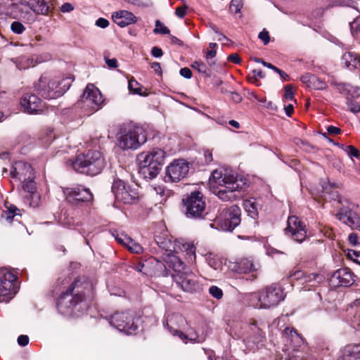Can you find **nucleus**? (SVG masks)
Listing matches in <instances>:
<instances>
[{
  "label": "nucleus",
  "instance_id": "49530a36",
  "mask_svg": "<svg viewBox=\"0 0 360 360\" xmlns=\"http://www.w3.org/2000/svg\"><path fill=\"white\" fill-rule=\"evenodd\" d=\"M153 32L155 34H169V30L158 20L155 21V27L153 30Z\"/></svg>",
  "mask_w": 360,
  "mask_h": 360
},
{
  "label": "nucleus",
  "instance_id": "473e14b6",
  "mask_svg": "<svg viewBox=\"0 0 360 360\" xmlns=\"http://www.w3.org/2000/svg\"><path fill=\"white\" fill-rule=\"evenodd\" d=\"M331 84L335 86V89H337V91H338L340 94H342L347 96H354L360 95L359 88L352 86L348 84L332 82Z\"/></svg>",
  "mask_w": 360,
  "mask_h": 360
},
{
  "label": "nucleus",
  "instance_id": "1a4fd4ad",
  "mask_svg": "<svg viewBox=\"0 0 360 360\" xmlns=\"http://www.w3.org/2000/svg\"><path fill=\"white\" fill-rule=\"evenodd\" d=\"M111 326L127 335L135 333L139 328V317L133 311H122L115 313L110 318Z\"/></svg>",
  "mask_w": 360,
  "mask_h": 360
},
{
  "label": "nucleus",
  "instance_id": "864d4df0",
  "mask_svg": "<svg viewBox=\"0 0 360 360\" xmlns=\"http://www.w3.org/2000/svg\"><path fill=\"white\" fill-rule=\"evenodd\" d=\"M252 75L248 76V79L252 83H255L257 81V78H263L264 77L261 70H254L252 72Z\"/></svg>",
  "mask_w": 360,
  "mask_h": 360
},
{
  "label": "nucleus",
  "instance_id": "2f4dec72",
  "mask_svg": "<svg viewBox=\"0 0 360 360\" xmlns=\"http://www.w3.org/2000/svg\"><path fill=\"white\" fill-rule=\"evenodd\" d=\"M342 63L349 70H354L360 67V58L353 52H347L342 56Z\"/></svg>",
  "mask_w": 360,
  "mask_h": 360
},
{
  "label": "nucleus",
  "instance_id": "37998d69",
  "mask_svg": "<svg viewBox=\"0 0 360 360\" xmlns=\"http://www.w3.org/2000/svg\"><path fill=\"white\" fill-rule=\"evenodd\" d=\"M243 6V0H231L229 6V9L231 13L237 14L240 13Z\"/></svg>",
  "mask_w": 360,
  "mask_h": 360
},
{
  "label": "nucleus",
  "instance_id": "0e129e2a",
  "mask_svg": "<svg viewBox=\"0 0 360 360\" xmlns=\"http://www.w3.org/2000/svg\"><path fill=\"white\" fill-rule=\"evenodd\" d=\"M18 343L20 346L25 347L29 343V338L27 335H21L18 338Z\"/></svg>",
  "mask_w": 360,
  "mask_h": 360
},
{
  "label": "nucleus",
  "instance_id": "7ed1b4c3",
  "mask_svg": "<svg viewBox=\"0 0 360 360\" xmlns=\"http://www.w3.org/2000/svg\"><path fill=\"white\" fill-rule=\"evenodd\" d=\"M166 157V152L159 148L139 153L136 158L139 174L146 179L155 178L165 164Z\"/></svg>",
  "mask_w": 360,
  "mask_h": 360
},
{
  "label": "nucleus",
  "instance_id": "f3484780",
  "mask_svg": "<svg viewBox=\"0 0 360 360\" xmlns=\"http://www.w3.org/2000/svg\"><path fill=\"white\" fill-rule=\"evenodd\" d=\"M81 102L91 111H96L103 103V98L97 87L93 84H88L81 96Z\"/></svg>",
  "mask_w": 360,
  "mask_h": 360
},
{
  "label": "nucleus",
  "instance_id": "9d476101",
  "mask_svg": "<svg viewBox=\"0 0 360 360\" xmlns=\"http://www.w3.org/2000/svg\"><path fill=\"white\" fill-rule=\"evenodd\" d=\"M183 203L186 207V214L188 217L194 219L203 217L206 203L202 193L200 191L191 193L183 199Z\"/></svg>",
  "mask_w": 360,
  "mask_h": 360
},
{
  "label": "nucleus",
  "instance_id": "de8ad7c7",
  "mask_svg": "<svg viewBox=\"0 0 360 360\" xmlns=\"http://www.w3.org/2000/svg\"><path fill=\"white\" fill-rule=\"evenodd\" d=\"M11 30L15 34H20L25 30V27L21 22L14 21L11 25Z\"/></svg>",
  "mask_w": 360,
  "mask_h": 360
},
{
  "label": "nucleus",
  "instance_id": "72a5a7b5",
  "mask_svg": "<svg viewBox=\"0 0 360 360\" xmlns=\"http://www.w3.org/2000/svg\"><path fill=\"white\" fill-rule=\"evenodd\" d=\"M177 336L179 337L185 343L188 341L191 342H202L205 340L203 335H198L195 331L191 330L186 335L184 334L181 331L175 329Z\"/></svg>",
  "mask_w": 360,
  "mask_h": 360
},
{
  "label": "nucleus",
  "instance_id": "13d9d810",
  "mask_svg": "<svg viewBox=\"0 0 360 360\" xmlns=\"http://www.w3.org/2000/svg\"><path fill=\"white\" fill-rule=\"evenodd\" d=\"M126 2L137 6L148 7L150 6V2L148 0H124Z\"/></svg>",
  "mask_w": 360,
  "mask_h": 360
},
{
  "label": "nucleus",
  "instance_id": "e433bc0d",
  "mask_svg": "<svg viewBox=\"0 0 360 360\" xmlns=\"http://www.w3.org/2000/svg\"><path fill=\"white\" fill-rule=\"evenodd\" d=\"M155 242L157 245L162 248V250H165L167 252H172L173 249L174 248V245L171 240L164 238L162 236H155Z\"/></svg>",
  "mask_w": 360,
  "mask_h": 360
},
{
  "label": "nucleus",
  "instance_id": "5701e85b",
  "mask_svg": "<svg viewBox=\"0 0 360 360\" xmlns=\"http://www.w3.org/2000/svg\"><path fill=\"white\" fill-rule=\"evenodd\" d=\"M355 276L348 268L340 269L335 271L330 278L333 284L340 286H350L354 282Z\"/></svg>",
  "mask_w": 360,
  "mask_h": 360
},
{
  "label": "nucleus",
  "instance_id": "a878e982",
  "mask_svg": "<svg viewBox=\"0 0 360 360\" xmlns=\"http://www.w3.org/2000/svg\"><path fill=\"white\" fill-rule=\"evenodd\" d=\"M338 360H360V344H349L339 352Z\"/></svg>",
  "mask_w": 360,
  "mask_h": 360
},
{
  "label": "nucleus",
  "instance_id": "412c9836",
  "mask_svg": "<svg viewBox=\"0 0 360 360\" xmlns=\"http://www.w3.org/2000/svg\"><path fill=\"white\" fill-rule=\"evenodd\" d=\"M172 277L176 284L185 292L195 291L198 287L195 276L188 270L173 274Z\"/></svg>",
  "mask_w": 360,
  "mask_h": 360
},
{
  "label": "nucleus",
  "instance_id": "4468645a",
  "mask_svg": "<svg viewBox=\"0 0 360 360\" xmlns=\"http://www.w3.org/2000/svg\"><path fill=\"white\" fill-rule=\"evenodd\" d=\"M282 339L286 346L292 349V353L288 360H303L301 355L297 354V348L304 344V340L294 328L286 327L282 333Z\"/></svg>",
  "mask_w": 360,
  "mask_h": 360
},
{
  "label": "nucleus",
  "instance_id": "bb28decb",
  "mask_svg": "<svg viewBox=\"0 0 360 360\" xmlns=\"http://www.w3.org/2000/svg\"><path fill=\"white\" fill-rule=\"evenodd\" d=\"M229 269L238 274H247L257 271L258 266L254 264L251 260L244 258L237 262L231 263Z\"/></svg>",
  "mask_w": 360,
  "mask_h": 360
},
{
  "label": "nucleus",
  "instance_id": "69168bd1",
  "mask_svg": "<svg viewBox=\"0 0 360 360\" xmlns=\"http://www.w3.org/2000/svg\"><path fill=\"white\" fill-rule=\"evenodd\" d=\"M321 186H322V191L323 192H328V190L331 187H338L336 184H330L328 181H322L321 182Z\"/></svg>",
  "mask_w": 360,
  "mask_h": 360
},
{
  "label": "nucleus",
  "instance_id": "f704fd0d",
  "mask_svg": "<svg viewBox=\"0 0 360 360\" xmlns=\"http://www.w3.org/2000/svg\"><path fill=\"white\" fill-rule=\"evenodd\" d=\"M257 206L255 199H248L243 202V207L245 210L248 212V215L252 218H255L257 216Z\"/></svg>",
  "mask_w": 360,
  "mask_h": 360
},
{
  "label": "nucleus",
  "instance_id": "4c0bfd02",
  "mask_svg": "<svg viewBox=\"0 0 360 360\" xmlns=\"http://www.w3.org/2000/svg\"><path fill=\"white\" fill-rule=\"evenodd\" d=\"M207 264L216 271L222 270V262L217 256L210 253L206 255Z\"/></svg>",
  "mask_w": 360,
  "mask_h": 360
},
{
  "label": "nucleus",
  "instance_id": "9b49d317",
  "mask_svg": "<svg viewBox=\"0 0 360 360\" xmlns=\"http://www.w3.org/2000/svg\"><path fill=\"white\" fill-rule=\"evenodd\" d=\"M111 189L115 195V204L117 207L120 204H133L138 198L136 190L121 179L114 180Z\"/></svg>",
  "mask_w": 360,
  "mask_h": 360
},
{
  "label": "nucleus",
  "instance_id": "a18cd8bd",
  "mask_svg": "<svg viewBox=\"0 0 360 360\" xmlns=\"http://www.w3.org/2000/svg\"><path fill=\"white\" fill-rule=\"evenodd\" d=\"M129 251L134 253L139 254L142 252L143 248L140 244L130 238V242H128L126 246Z\"/></svg>",
  "mask_w": 360,
  "mask_h": 360
},
{
  "label": "nucleus",
  "instance_id": "bf43d9fd",
  "mask_svg": "<svg viewBox=\"0 0 360 360\" xmlns=\"http://www.w3.org/2000/svg\"><path fill=\"white\" fill-rule=\"evenodd\" d=\"M350 29L352 34L360 31V16L356 18L354 20L350 23Z\"/></svg>",
  "mask_w": 360,
  "mask_h": 360
},
{
  "label": "nucleus",
  "instance_id": "680f3d73",
  "mask_svg": "<svg viewBox=\"0 0 360 360\" xmlns=\"http://www.w3.org/2000/svg\"><path fill=\"white\" fill-rule=\"evenodd\" d=\"M258 37L261 39L264 45H266L270 41V36L269 32L264 29L262 32H259Z\"/></svg>",
  "mask_w": 360,
  "mask_h": 360
},
{
  "label": "nucleus",
  "instance_id": "338daca9",
  "mask_svg": "<svg viewBox=\"0 0 360 360\" xmlns=\"http://www.w3.org/2000/svg\"><path fill=\"white\" fill-rule=\"evenodd\" d=\"M96 25L101 28H105L109 25V21L105 18H100L96 21Z\"/></svg>",
  "mask_w": 360,
  "mask_h": 360
},
{
  "label": "nucleus",
  "instance_id": "6e6552de",
  "mask_svg": "<svg viewBox=\"0 0 360 360\" xmlns=\"http://www.w3.org/2000/svg\"><path fill=\"white\" fill-rule=\"evenodd\" d=\"M264 327V324L255 319H250L249 323L245 326L242 338L248 349L253 350L258 347L259 344L264 342L265 333L263 329Z\"/></svg>",
  "mask_w": 360,
  "mask_h": 360
},
{
  "label": "nucleus",
  "instance_id": "ea45409f",
  "mask_svg": "<svg viewBox=\"0 0 360 360\" xmlns=\"http://www.w3.org/2000/svg\"><path fill=\"white\" fill-rule=\"evenodd\" d=\"M22 189L27 194L33 193V192L37 191L36 183L34 181V175H32V178L27 179L26 181H22Z\"/></svg>",
  "mask_w": 360,
  "mask_h": 360
},
{
  "label": "nucleus",
  "instance_id": "b1692460",
  "mask_svg": "<svg viewBox=\"0 0 360 360\" xmlns=\"http://www.w3.org/2000/svg\"><path fill=\"white\" fill-rule=\"evenodd\" d=\"M337 219L351 229L356 226L359 222V216L352 210L341 207L336 214Z\"/></svg>",
  "mask_w": 360,
  "mask_h": 360
},
{
  "label": "nucleus",
  "instance_id": "dca6fc26",
  "mask_svg": "<svg viewBox=\"0 0 360 360\" xmlns=\"http://www.w3.org/2000/svg\"><path fill=\"white\" fill-rule=\"evenodd\" d=\"M189 171L188 163L184 160H176L166 168L165 181L179 182L184 179Z\"/></svg>",
  "mask_w": 360,
  "mask_h": 360
},
{
  "label": "nucleus",
  "instance_id": "603ef678",
  "mask_svg": "<svg viewBox=\"0 0 360 360\" xmlns=\"http://www.w3.org/2000/svg\"><path fill=\"white\" fill-rule=\"evenodd\" d=\"M347 256L351 260L360 264V252L354 250H349L347 251Z\"/></svg>",
  "mask_w": 360,
  "mask_h": 360
},
{
  "label": "nucleus",
  "instance_id": "f8f14e48",
  "mask_svg": "<svg viewBox=\"0 0 360 360\" xmlns=\"http://www.w3.org/2000/svg\"><path fill=\"white\" fill-rule=\"evenodd\" d=\"M240 209L237 205L222 210L216 219V223L222 231H231L240 223Z\"/></svg>",
  "mask_w": 360,
  "mask_h": 360
},
{
  "label": "nucleus",
  "instance_id": "f03ea898",
  "mask_svg": "<svg viewBox=\"0 0 360 360\" xmlns=\"http://www.w3.org/2000/svg\"><path fill=\"white\" fill-rule=\"evenodd\" d=\"M210 184L212 192L220 200L229 201L238 198L236 193L242 188L243 183L233 170L219 168L212 172Z\"/></svg>",
  "mask_w": 360,
  "mask_h": 360
},
{
  "label": "nucleus",
  "instance_id": "f257e3e1",
  "mask_svg": "<svg viewBox=\"0 0 360 360\" xmlns=\"http://www.w3.org/2000/svg\"><path fill=\"white\" fill-rule=\"evenodd\" d=\"M93 295V283L86 278L77 279L60 295L57 302L58 310L65 316L77 315L87 309L86 301L91 300Z\"/></svg>",
  "mask_w": 360,
  "mask_h": 360
},
{
  "label": "nucleus",
  "instance_id": "aec40b11",
  "mask_svg": "<svg viewBox=\"0 0 360 360\" xmlns=\"http://www.w3.org/2000/svg\"><path fill=\"white\" fill-rule=\"evenodd\" d=\"M23 110L29 114H37L43 112L44 104L35 94H25L20 99Z\"/></svg>",
  "mask_w": 360,
  "mask_h": 360
},
{
  "label": "nucleus",
  "instance_id": "5fc2aeb1",
  "mask_svg": "<svg viewBox=\"0 0 360 360\" xmlns=\"http://www.w3.org/2000/svg\"><path fill=\"white\" fill-rule=\"evenodd\" d=\"M345 151L351 158H352V157L358 158L360 154L359 150L353 146H345Z\"/></svg>",
  "mask_w": 360,
  "mask_h": 360
},
{
  "label": "nucleus",
  "instance_id": "0eeeda50",
  "mask_svg": "<svg viewBox=\"0 0 360 360\" xmlns=\"http://www.w3.org/2000/svg\"><path fill=\"white\" fill-rule=\"evenodd\" d=\"M63 82H65V79L60 81L57 78L42 76L35 84V89L44 98L53 99L63 95L69 89V84H65L61 86Z\"/></svg>",
  "mask_w": 360,
  "mask_h": 360
},
{
  "label": "nucleus",
  "instance_id": "6e6d98bb",
  "mask_svg": "<svg viewBox=\"0 0 360 360\" xmlns=\"http://www.w3.org/2000/svg\"><path fill=\"white\" fill-rule=\"evenodd\" d=\"M192 67L202 73H206L207 70L206 65L202 61H194L192 64Z\"/></svg>",
  "mask_w": 360,
  "mask_h": 360
},
{
  "label": "nucleus",
  "instance_id": "052dcab7",
  "mask_svg": "<svg viewBox=\"0 0 360 360\" xmlns=\"http://www.w3.org/2000/svg\"><path fill=\"white\" fill-rule=\"evenodd\" d=\"M186 255L188 257V259L191 262H193L195 259V250L193 245H187L186 248Z\"/></svg>",
  "mask_w": 360,
  "mask_h": 360
},
{
  "label": "nucleus",
  "instance_id": "a211bd4d",
  "mask_svg": "<svg viewBox=\"0 0 360 360\" xmlns=\"http://www.w3.org/2000/svg\"><path fill=\"white\" fill-rule=\"evenodd\" d=\"M285 233L295 241L302 243L307 236L305 225L296 216H290L288 219Z\"/></svg>",
  "mask_w": 360,
  "mask_h": 360
},
{
  "label": "nucleus",
  "instance_id": "ddd939ff",
  "mask_svg": "<svg viewBox=\"0 0 360 360\" xmlns=\"http://www.w3.org/2000/svg\"><path fill=\"white\" fill-rule=\"evenodd\" d=\"M17 277L6 269H0V302H8L17 292Z\"/></svg>",
  "mask_w": 360,
  "mask_h": 360
},
{
  "label": "nucleus",
  "instance_id": "7c9ffc66",
  "mask_svg": "<svg viewBox=\"0 0 360 360\" xmlns=\"http://www.w3.org/2000/svg\"><path fill=\"white\" fill-rule=\"evenodd\" d=\"M347 311L353 315L352 325L354 328L360 330V299H356L349 305Z\"/></svg>",
  "mask_w": 360,
  "mask_h": 360
},
{
  "label": "nucleus",
  "instance_id": "3c124183",
  "mask_svg": "<svg viewBox=\"0 0 360 360\" xmlns=\"http://www.w3.org/2000/svg\"><path fill=\"white\" fill-rule=\"evenodd\" d=\"M331 1V6H346L349 7H354V1L352 0H330Z\"/></svg>",
  "mask_w": 360,
  "mask_h": 360
},
{
  "label": "nucleus",
  "instance_id": "6ab92c4d",
  "mask_svg": "<svg viewBox=\"0 0 360 360\" xmlns=\"http://www.w3.org/2000/svg\"><path fill=\"white\" fill-rule=\"evenodd\" d=\"M63 193L66 197V200L72 204L77 202H89L93 198V195L90 190L82 186L65 188H63Z\"/></svg>",
  "mask_w": 360,
  "mask_h": 360
},
{
  "label": "nucleus",
  "instance_id": "09e8293b",
  "mask_svg": "<svg viewBox=\"0 0 360 360\" xmlns=\"http://www.w3.org/2000/svg\"><path fill=\"white\" fill-rule=\"evenodd\" d=\"M209 293L214 298L220 300L223 297V291L221 288L215 285H212L209 288Z\"/></svg>",
  "mask_w": 360,
  "mask_h": 360
},
{
  "label": "nucleus",
  "instance_id": "79ce46f5",
  "mask_svg": "<svg viewBox=\"0 0 360 360\" xmlns=\"http://www.w3.org/2000/svg\"><path fill=\"white\" fill-rule=\"evenodd\" d=\"M309 87L318 90H323L326 89L327 84H326V82H324L319 78L316 77V76H314V77H311V84H309Z\"/></svg>",
  "mask_w": 360,
  "mask_h": 360
},
{
  "label": "nucleus",
  "instance_id": "774afa93",
  "mask_svg": "<svg viewBox=\"0 0 360 360\" xmlns=\"http://www.w3.org/2000/svg\"><path fill=\"white\" fill-rule=\"evenodd\" d=\"M179 72L182 77L186 79H190L192 77V72L188 68H181Z\"/></svg>",
  "mask_w": 360,
  "mask_h": 360
},
{
  "label": "nucleus",
  "instance_id": "c03bdc74",
  "mask_svg": "<svg viewBox=\"0 0 360 360\" xmlns=\"http://www.w3.org/2000/svg\"><path fill=\"white\" fill-rule=\"evenodd\" d=\"M305 272L302 271H295L290 272L288 274V278L290 280L291 282H294L295 281H300L302 284V282L303 281L304 276Z\"/></svg>",
  "mask_w": 360,
  "mask_h": 360
},
{
  "label": "nucleus",
  "instance_id": "393cba45",
  "mask_svg": "<svg viewBox=\"0 0 360 360\" xmlns=\"http://www.w3.org/2000/svg\"><path fill=\"white\" fill-rule=\"evenodd\" d=\"M112 18L115 23L121 27L128 26L137 20L136 17L131 12L125 10L115 12Z\"/></svg>",
  "mask_w": 360,
  "mask_h": 360
},
{
  "label": "nucleus",
  "instance_id": "58836bf2",
  "mask_svg": "<svg viewBox=\"0 0 360 360\" xmlns=\"http://www.w3.org/2000/svg\"><path fill=\"white\" fill-rule=\"evenodd\" d=\"M20 210L14 205H11L9 207H7V210L4 211L2 214V217L6 219V220L8 223H11L13 219L18 215V212Z\"/></svg>",
  "mask_w": 360,
  "mask_h": 360
},
{
  "label": "nucleus",
  "instance_id": "423d86ee",
  "mask_svg": "<svg viewBox=\"0 0 360 360\" xmlns=\"http://www.w3.org/2000/svg\"><path fill=\"white\" fill-rule=\"evenodd\" d=\"M147 141L144 129L138 126H123L117 135V143L123 150H136Z\"/></svg>",
  "mask_w": 360,
  "mask_h": 360
},
{
  "label": "nucleus",
  "instance_id": "20e7f679",
  "mask_svg": "<svg viewBox=\"0 0 360 360\" xmlns=\"http://www.w3.org/2000/svg\"><path fill=\"white\" fill-rule=\"evenodd\" d=\"M285 295L282 288L276 283L268 285L250 295V304L256 309H269L283 301Z\"/></svg>",
  "mask_w": 360,
  "mask_h": 360
},
{
  "label": "nucleus",
  "instance_id": "c9c22d12",
  "mask_svg": "<svg viewBox=\"0 0 360 360\" xmlns=\"http://www.w3.org/2000/svg\"><path fill=\"white\" fill-rule=\"evenodd\" d=\"M128 89L129 91L134 94H138L143 96H148V93L146 92V89L143 90V86H141L135 79H130L128 82Z\"/></svg>",
  "mask_w": 360,
  "mask_h": 360
},
{
  "label": "nucleus",
  "instance_id": "c756f323",
  "mask_svg": "<svg viewBox=\"0 0 360 360\" xmlns=\"http://www.w3.org/2000/svg\"><path fill=\"white\" fill-rule=\"evenodd\" d=\"M166 263L168 267L174 270V274H182L184 271H187V269L185 268L184 262L179 259V257L173 254L169 253L167 255V259Z\"/></svg>",
  "mask_w": 360,
  "mask_h": 360
},
{
  "label": "nucleus",
  "instance_id": "cd10ccee",
  "mask_svg": "<svg viewBox=\"0 0 360 360\" xmlns=\"http://www.w3.org/2000/svg\"><path fill=\"white\" fill-rule=\"evenodd\" d=\"M184 323L185 319L183 316L178 313H174L167 316L166 326L173 335H177L175 329L179 330V328L182 326Z\"/></svg>",
  "mask_w": 360,
  "mask_h": 360
},
{
  "label": "nucleus",
  "instance_id": "2eb2a0df",
  "mask_svg": "<svg viewBox=\"0 0 360 360\" xmlns=\"http://www.w3.org/2000/svg\"><path fill=\"white\" fill-rule=\"evenodd\" d=\"M21 6H28L37 15H46L52 9L51 0H29L27 1H21L19 4L13 5L12 10L14 12H20L19 15L14 14L13 18H22L23 15Z\"/></svg>",
  "mask_w": 360,
  "mask_h": 360
},
{
  "label": "nucleus",
  "instance_id": "8fccbe9b",
  "mask_svg": "<svg viewBox=\"0 0 360 360\" xmlns=\"http://www.w3.org/2000/svg\"><path fill=\"white\" fill-rule=\"evenodd\" d=\"M113 236L115 238V240L120 244H122L124 246H127L128 242H130V237H129L125 233H117L115 235L113 234Z\"/></svg>",
  "mask_w": 360,
  "mask_h": 360
},
{
  "label": "nucleus",
  "instance_id": "e2e57ef3",
  "mask_svg": "<svg viewBox=\"0 0 360 360\" xmlns=\"http://www.w3.org/2000/svg\"><path fill=\"white\" fill-rule=\"evenodd\" d=\"M285 98L287 100H292L294 96V93L292 91V86L291 84H288L285 86Z\"/></svg>",
  "mask_w": 360,
  "mask_h": 360
},
{
  "label": "nucleus",
  "instance_id": "c85d7f7f",
  "mask_svg": "<svg viewBox=\"0 0 360 360\" xmlns=\"http://www.w3.org/2000/svg\"><path fill=\"white\" fill-rule=\"evenodd\" d=\"M324 281V276L317 273L307 274L305 273L302 285L305 288L310 290L311 288L316 287Z\"/></svg>",
  "mask_w": 360,
  "mask_h": 360
},
{
  "label": "nucleus",
  "instance_id": "4be33fe9",
  "mask_svg": "<svg viewBox=\"0 0 360 360\" xmlns=\"http://www.w3.org/2000/svg\"><path fill=\"white\" fill-rule=\"evenodd\" d=\"M32 168L30 164L23 161L15 162L10 170L11 177L16 178L19 181H26L27 178H32Z\"/></svg>",
  "mask_w": 360,
  "mask_h": 360
},
{
  "label": "nucleus",
  "instance_id": "4d7b16f0",
  "mask_svg": "<svg viewBox=\"0 0 360 360\" xmlns=\"http://www.w3.org/2000/svg\"><path fill=\"white\" fill-rule=\"evenodd\" d=\"M347 104L348 107L349 108V110L351 112L354 113H357L360 112V105L358 103L354 102V101L349 99L347 98Z\"/></svg>",
  "mask_w": 360,
  "mask_h": 360
},
{
  "label": "nucleus",
  "instance_id": "39448f33",
  "mask_svg": "<svg viewBox=\"0 0 360 360\" xmlns=\"http://www.w3.org/2000/svg\"><path fill=\"white\" fill-rule=\"evenodd\" d=\"M72 165L76 172L94 176L101 172L105 162L99 151L90 150L86 153L79 155Z\"/></svg>",
  "mask_w": 360,
  "mask_h": 360
},
{
  "label": "nucleus",
  "instance_id": "a19ab883",
  "mask_svg": "<svg viewBox=\"0 0 360 360\" xmlns=\"http://www.w3.org/2000/svg\"><path fill=\"white\" fill-rule=\"evenodd\" d=\"M25 202L28 203L30 207H37L39 205L40 197L37 191L33 193L26 194L25 196Z\"/></svg>",
  "mask_w": 360,
  "mask_h": 360
}]
</instances>
